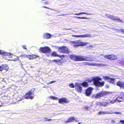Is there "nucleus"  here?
<instances>
[{
	"mask_svg": "<svg viewBox=\"0 0 124 124\" xmlns=\"http://www.w3.org/2000/svg\"><path fill=\"white\" fill-rule=\"evenodd\" d=\"M70 58L75 61H93V59H89L86 56H77L74 55H70Z\"/></svg>",
	"mask_w": 124,
	"mask_h": 124,
	"instance_id": "nucleus-1",
	"label": "nucleus"
},
{
	"mask_svg": "<svg viewBox=\"0 0 124 124\" xmlns=\"http://www.w3.org/2000/svg\"><path fill=\"white\" fill-rule=\"evenodd\" d=\"M92 80L94 84L96 86L99 87H101L104 85V81L101 82L99 80L101 81V79L99 77H95L92 78Z\"/></svg>",
	"mask_w": 124,
	"mask_h": 124,
	"instance_id": "nucleus-2",
	"label": "nucleus"
},
{
	"mask_svg": "<svg viewBox=\"0 0 124 124\" xmlns=\"http://www.w3.org/2000/svg\"><path fill=\"white\" fill-rule=\"evenodd\" d=\"M73 43L76 45H75L74 47H77L79 46H83L88 44V43L86 42H84L80 40H76L73 42Z\"/></svg>",
	"mask_w": 124,
	"mask_h": 124,
	"instance_id": "nucleus-3",
	"label": "nucleus"
},
{
	"mask_svg": "<svg viewBox=\"0 0 124 124\" xmlns=\"http://www.w3.org/2000/svg\"><path fill=\"white\" fill-rule=\"evenodd\" d=\"M68 49L67 46H62L60 47L58 49V51L60 52L65 53L68 52Z\"/></svg>",
	"mask_w": 124,
	"mask_h": 124,
	"instance_id": "nucleus-4",
	"label": "nucleus"
},
{
	"mask_svg": "<svg viewBox=\"0 0 124 124\" xmlns=\"http://www.w3.org/2000/svg\"><path fill=\"white\" fill-rule=\"evenodd\" d=\"M34 90V89H32L27 92L25 96V98L26 99H32L33 97L31 96V95L33 92Z\"/></svg>",
	"mask_w": 124,
	"mask_h": 124,
	"instance_id": "nucleus-5",
	"label": "nucleus"
},
{
	"mask_svg": "<svg viewBox=\"0 0 124 124\" xmlns=\"http://www.w3.org/2000/svg\"><path fill=\"white\" fill-rule=\"evenodd\" d=\"M106 94V92L105 91H101L100 92L96 95H93V97L96 98H99L104 96Z\"/></svg>",
	"mask_w": 124,
	"mask_h": 124,
	"instance_id": "nucleus-6",
	"label": "nucleus"
},
{
	"mask_svg": "<svg viewBox=\"0 0 124 124\" xmlns=\"http://www.w3.org/2000/svg\"><path fill=\"white\" fill-rule=\"evenodd\" d=\"M76 90L79 92H81L82 91V88L81 84L76 83L75 84Z\"/></svg>",
	"mask_w": 124,
	"mask_h": 124,
	"instance_id": "nucleus-7",
	"label": "nucleus"
},
{
	"mask_svg": "<svg viewBox=\"0 0 124 124\" xmlns=\"http://www.w3.org/2000/svg\"><path fill=\"white\" fill-rule=\"evenodd\" d=\"M40 50L44 53H49L50 52V49L48 47H44L41 48L40 49Z\"/></svg>",
	"mask_w": 124,
	"mask_h": 124,
	"instance_id": "nucleus-8",
	"label": "nucleus"
},
{
	"mask_svg": "<svg viewBox=\"0 0 124 124\" xmlns=\"http://www.w3.org/2000/svg\"><path fill=\"white\" fill-rule=\"evenodd\" d=\"M49 98L52 99L53 100H58L59 101H67L68 99L65 97H63L59 99V98L55 97L53 96H51L49 97Z\"/></svg>",
	"mask_w": 124,
	"mask_h": 124,
	"instance_id": "nucleus-9",
	"label": "nucleus"
},
{
	"mask_svg": "<svg viewBox=\"0 0 124 124\" xmlns=\"http://www.w3.org/2000/svg\"><path fill=\"white\" fill-rule=\"evenodd\" d=\"M104 56L105 58H106L111 60L116 59L117 58V57L116 56L114 55H105Z\"/></svg>",
	"mask_w": 124,
	"mask_h": 124,
	"instance_id": "nucleus-10",
	"label": "nucleus"
},
{
	"mask_svg": "<svg viewBox=\"0 0 124 124\" xmlns=\"http://www.w3.org/2000/svg\"><path fill=\"white\" fill-rule=\"evenodd\" d=\"M93 89L91 87H89L86 90L85 93L86 95L89 96L91 94Z\"/></svg>",
	"mask_w": 124,
	"mask_h": 124,
	"instance_id": "nucleus-11",
	"label": "nucleus"
},
{
	"mask_svg": "<svg viewBox=\"0 0 124 124\" xmlns=\"http://www.w3.org/2000/svg\"><path fill=\"white\" fill-rule=\"evenodd\" d=\"M0 54L2 55H4L7 56L11 55L12 57H14L15 56L13 54H11L10 53H7L6 52L2 50H0Z\"/></svg>",
	"mask_w": 124,
	"mask_h": 124,
	"instance_id": "nucleus-12",
	"label": "nucleus"
},
{
	"mask_svg": "<svg viewBox=\"0 0 124 124\" xmlns=\"http://www.w3.org/2000/svg\"><path fill=\"white\" fill-rule=\"evenodd\" d=\"M103 78L105 80H107L108 82L111 83L113 84L114 82L115 79L109 78L108 77L103 76Z\"/></svg>",
	"mask_w": 124,
	"mask_h": 124,
	"instance_id": "nucleus-13",
	"label": "nucleus"
},
{
	"mask_svg": "<svg viewBox=\"0 0 124 124\" xmlns=\"http://www.w3.org/2000/svg\"><path fill=\"white\" fill-rule=\"evenodd\" d=\"M74 121L77 122L78 121V120H76V119L74 117L71 116L70 117H69L67 120L65 121V122L67 123H71L73 122Z\"/></svg>",
	"mask_w": 124,
	"mask_h": 124,
	"instance_id": "nucleus-14",
	"label": "nucleus"
},
{
	"mask_svg": "<svg viewBox=\"0 0 124 124\" xmlns=\"http://www.w3.org/2000/svg\"><path fill=\"white\" fill-rule=\"evenodd\" d=\"M90 65L97 66L98 67H102L106 66V65L105 64L97 63H95L90 62Z\"/></svg>",
	"mask_w": 124,
	"mask_h": 124,
	"instance_id": "nucleus-15",
	"label": "nucleus"
},
{
	"mask_svg": "<svg viewBox=\"0 0 124 124\" xmlns=\"http://www.w3.org/2000/svg\"><path fill=\"white\" fill-rule=\"evenodd\" d=\"M106 16H107V17L109 18H110L114 20H117L119 22H121L122 20L119 19L118 18H116V17L112 15H110L108 14H105Z\"/></svg>",
	"mask_w": 124,
	"mask_h": 124,
	"instance_id": "nucleus-16",
	"label": "nucleus"
},
{
	"mask_svg": "<svg viewBox=\"0 0 124 124\" xmlns=\"http://www.w3.org/2000/svg\"><path fill=\"white\" fill-rule=\"evenodd\" d=\"M116 85L121 87H124V82L121 81H119L117 82Z\"/></svg>",
	"mask_w": 124,
	"mask_h": 124,
	"instance_id": "nucleus-17",
	"label": "nucleus"
},
{
	"mask_svg": "<svg viewBox=\"0 0 124 124\" xmlns=\"http://www.w3.org/2000/svg\"><path fill=\"white\" fill-rule=\"evenodd\" d=\"M91 36L92 35L91 34H88L79 35V37L83 38H84L85 37H91Z\"/></svg>",
	"mask_w": 124,
	"mask_h": 124,
	"instance_id": "nucleus-18",
	"label": "nucleus"
},
{
	"mask_svg": "<svg viewBox=\"0 0 124 124\" xmlns=\"http://www.w3.org/2000/svg\"><path fill=\"white\" fill-rule=\"evenodd\" d=\"M52 35L49 33H45L44 34L43 37L45 39H48L50 38Z\"/></svg>",
	"mask_w": 124,
	"mask_h": 124,
	"instance_id": "nucleus-19",
	"label": "nucleus"
},
{
	"mask_svg": "<svg viewBox=\"0 0 124 124\" xmlns=\"http://www.w3.org/2000/svg\"><path fill=\"white\" fill-rule=\"evenodd\" d=\"M108 113V112L106 111L103 112L101 111H100L98 112V114L99 115H101L106 114Z\"/></svg>",
	"mask_w": 124,
	"mask_h": 124,
	"instance_id": "nucleus-20",
	"label": "nucleus"
},
{
	"mask_svg": "<svg viewBox=\"0 0 124 124\" xmlns=\"http://www.w3.org/2000/svg\"><path fill=\"white\" fill-rule=\"evenodd\" d=\"M81 85L84 87H87L88 85V83L87 82H84L81 84Z\"/></svg>",
	"mask_w": 124,
	"mask_h": 124,
	"instance_id": "nucleus-21",
	"label": "nucleus"
},
{
	"mask_svg": "<svg viewBox=\"0 0 124 124\" xmlns=\"http://www.w3.org/2000/svg\"><path fill=\"white\" fill-rule=\"evenodd\" d=\"M82 14H87V15H91V14L87 13H85V12H81V13H75L74 14L75 15H81Z\"/></svg>",
	"mask_w": 124,
	"mask_h": 124,
	"instance_id": "nucleus-22",
	"label": "nucleus"
},
{
	"mask_svg": "<svg viewBox=\"0 0 124 124\" xmlns=\"http://www.w3.org/2000/svg\"><path fill=\"white\" fill-rule=\"evenodd\" d=\"M4 67L3 68V70H7L8 69V66L7 65H3Z\"/></svg>",
	"mask_w": 124,
	"mask_h": 124,
	"instance_id": "nucleus-23",
	"label": "nucleus"
},
{
	"mask_svg": "<svg viewBox=\"0 0 124 124\" xmlns=\"http://www.w3.org/2000/svg\"><path fill=\"white\" fill-rule=\"evenodd\" d=\"M118 62L121 64L124 65V60H119Z\"/></svg>",
	"mask_w": 124,
	"mask_h": 124,
	"instance_id": "nucleus-24",
	"label": "nucleus"
},
{
	"mask_svg": "<svg viewBox=\"0 0 124 124\" xmlns=\"http://www.w3.org/2000/svg\"><path fill=\"white\" fill-rule=\"evenodd\" d=\"M16 58H15L14 59L12 60H11L15 61H16L18 60H19V57L16 56Z\"/></svg>",
	"mask_w": 124,
	"mask_h": 124,
	"instance_id": "nucleus-25",
	"label": "nucleus"
},
{
	"mask_svg": "<svg viewBox=\"0 0 124 124\" xmlns=\"http://www.w3.org/2000/svg\"><path fill=\"white\" fill-rule=\"evenodd\" d=\"M69 86L71 88H74L75 87V86L74 85L73 83H71L69 85Z\"/></svg>",
	"mask_w": 124,
	"mask_h": 124,
	"instance_id": "nucleus-26",
	"label": "nucleus"
},
{
	"mask_svg": "<svg viewBox=\"0 0 124 124\" xmlns=\"http://www.w3.org/2000/svg\"><path fill=\"white\" fill-rule=\"evenodd\" d=\"M59 103L62 104H64V103H68V101H58Z\"/></svg>",
	"mask_w": 124,
	"mask_h": 124,
	"instance_id": "nucleus-27",
	"label": "nucleus"
},
{
	"mask_svg": "<svg viewBox=\"0 0 124 124\" xmlns=\"http://www.w3.org/2000/svg\"><path fill=\"white\" fill-rule=\"evenodd\" d=\"M56 82V81H50V82H48V83H46V84L47 85H49L50 84H52L54 83L55 82Z\"/></svg>",
	"mask_w": 124,
	"mask_h": 124,
	"instance_id": "nucleus-28",
	"label": "nucleus"
},
{
	"mask_svg": "<svg viewBox=\"0 0 124 124\" xmlns=\"http://www.w3.org/2000/svg\"><path fill=\"white\" fill-rule=\"evenodd\" d=\"M52 55L53 56H57L56 53L55 52H53L52 53Z\"/></svg>",
	"mask_w": 124,
	"mask_h": 124,
	"instance_id": "nucleus-29",
	"label": "nucleus"
},
{
	"mask_svg": "<svg viewBox=\"0 0 124 124\" xmlns=\"http://www.w3.org/2000/svg\"><path fill=\"white\" fill-rule=\"evenodd\" d=\"M3 65H2L0 66V71H2L3 70V68L4 67Z\"/></svg>",
	"mask_w": 124,
	"mask_h": 124,
	"instance_id": "nucleus-30",
	"label": "nucleus"
},
{
	"mask_svg": "<svg viewBox=\"0 0 124 124\" xmlns=\"http://www.w3.org/2000/svg\"><path fill=\"white\" fill-rule=\"evenodd\" d=\"M118 32L119 31H120L122 32V33L124 34V29H120L119 30H118Z\"/></svg>",
	"mask_w": 124,
	"mask_h": 124,
	"instance_id": "nucleus-31",
	"label": "nucleus"
},
{
	"mask_svg": "<svg viewBox=\"0 0 124 124\" xmlns=\"http://www.w3.org/2000/svg\"><path fill=\"white\" fill-rule=\"evenodd\" d=\"M89 107L87 106H85L84 107V108L85 110H88Z\"/></svg>",
	"mask_w": 124,
	"mask_h": 124,
	"instance_id": "nucleus-32",
	"label": "nucleus"
},
{
	"mask_svg": "<svg viewBox=\"0 0 124 124\" xmlns=\"http://www.w3.org/2000/svg\"><path fill=\"white\" fill-rule=\"evenodd\" d=\"M5 104V103L2 102L1 101H0V107L3 105L4 106L5 105L4 104Z\"/></svg>",
	"mask_w": 124,
	"mask_h": 124,
	"instance_id": "nucleus-33",
	"label": "nucleus"
},
{
	"mask_svg": "<svg viewBox=\"0 0 124 124\" xmlns=\"http://www.w3.org/2000/svg\"><path fill=\"white\" fill-rule=\"evenodd\" d=\"M114 113L117 114H119V115H121L122 114V113L121 112H114Z\"/></svg>",
	"mask_w": 124,
	"mask_h": 124,
	"instance_id": "nucleus-34",
	"label": "nucleus"
},
{
	"mask_svg": "<svg viewBox=\"0 0 124 124\" xmlns=\"http://www.w3.org/2000/svg\"><path fill=\"white\" fill-rule=\"evenodd\" d=\"M75 17L77 18H78L79 19H85L87 18L86 17H77V16H75Z\"/></svg>",
	"mask_w": 124,
	"mask_h": 124,
	"instance_id": "nucleus-35",
	"label": "nucleus"
},
{
	"mask_svg": "<svg viewBox=\"0 0 124 124\" xmlns=\"http://www.w3.org/2000/svg\"><path fill=\"white\" fill-rule=\"evenodd\" d=\"M27 55H25V54L22 55L20 56L21 57H27Z\"/></svg>",
	"mask_w": 124,
	"mask_h": 124,
	"instance_id": "nucleus-36",
	"label": "nucleus"
},
{
	"mask_svg": "<svg viewBox=\"0 0 124 124\" xmlns=\"http://www.w3.org/2000/svg\"><path fill=\"white\" fill-rule=\"evenodd\" d=\"M85 64L90 65V62H86L84 63Z\"/></svg>",
	"mask_w": 124,
	"mask_h": 124,
	"instance_id": "nucleus-37",
	"label": "nucleus"
},
{
	"mask_svg": "<svg viewBox=\"0 0 124 124\" xmlns=\"http://www.w3.org/2000/svg\"><path fill=\"white\" fill-rule=\"evenodd\" d=\"M120 122L123 124H124V120H121L120 121Z\"/></svg>",
	"mask_w": 124,
	"mask_h": 124,
	"instance_id": "nucleus-38",
	"label": "nucleus"
},
{
	"mask_svg": "<svg viewBox=\"0 0 124 124\" xmlns=\"http://www.w3.org/2000/svg\"><path fill=\"white\" fill-rule=\"evenodd\" d=\"M32 55V57H33V59L34 58H36V57H38V56L34 55Z\"/></svg>",
	"mask_w": 124,
	"mask_h": 124,
	"instance_id": "nucleus-39",
	"label": "nucleus"
},
{
	"mask_svg": "<svg viewBox=\"0 0 124 124\" xmlns=\"http://www.w3.org/2000/svg\"><path fill=\"white\" fill-rule=\"evenodd\" d=\"M72 37H79V35H72Z\"/></svg>",
	"mask_w": 124,
	"mask_h": 124,
	"instance_id": "nucleus-40",
	"label": "nucleus"
},
{
	"mask_svg": "<svg viewBox=\"0 0 124 124\" xmlns=\"http://www.w3.org/2000/svg\"><path fill=\"white\" fill-rule=\"evenodd\" d=\"M31 57V55H27V57L29 59H30V58Z\"/></svg>",
	"mask_w": 124,
	"mask_h": 124,
	"instance_id": "nucleus-41",
	"label": "nucleus"
},
{
	"mask_svg": "<svg viewBox=\"0 0 124 124\" xmlns=\"http://www.w3.org/2000/svg\"><path fill=\"white\" fill-rule=\"evenodd\" d=\"M52 120L51 119H49L46 120V121H52Z\"/></svg>",
	"mask_w": 124,
	"mask_h": 124,
	"instance_id": "nucleus-42",
	"label": "nucleus"
},
{
	"mask_svg": "<svg viewBox=\"0 0 124 124\" xmlns=\"http://www.w3.org/2000/svg\"><path fill=\"white\" fill-rule=\"evenodd\" d=\"M23 48L25 49H26V46H22Z\"/></svg>",
	"mask_w": 124,
	"mask_h": 124,
	"instance_id": "nucleus-43",
	"label": "nucleus"
},
{
	"mask_svg": "<svg viewBox=\"0 0 124 124\" xmlns=\"http://www.w3.org/2000/svg\"><path fill=\"white\" fill-rule=\"evenodd\" d=\"M108 105V103H106L105 104H103V105L104 106H107Z\"/></svg>",
	"mask_w": 124,
	"mask_h": 124,
	"instance_id": "nucleus-44",
	"label": "nucleus"
},
{
	"mask_svg": "<svg viewBox=\"0 0 124 124\" xmlns=\"http://www.w3.org/2000/svg\"><path fill=\"white\" fill-rule=\"evenodd\" d=\"M115 101H110L109 103H113L115 102Z\"/></svg>",
	"mask_w": 124,
	"mask_h": 124,
	"instance_id": "nucleus-45",
	"label": "nucleus"
},
{
	"mask_svg": "<svg viewBox=\"0 0 124 124\" xmlns=\"http://www.w3.org/2000/svg\"><path fill=\"white\" fill-rule=\"evenodd\" d=\"M115 121L114 120H113L111 121V122L113 123H115Z\"/></svg>",
	"mask_w": 124,
	"mask_h": 124,
	"instance_id": "nucleus-46",
	"label": "nucleus"
},
{
	"mask_svg": "<svg viewBox=\"0 0 124 124\" xmlns=\"http://www.w3.org/2000/svg\"><path fill=\"white\" fill-rule=\"evenodd\" d=\"M49 2L48 1H47L46 2H44V3L45 4H48Z\"/></svg>",
	"mask_w": 124,
	"mask_h": 124,
	"instance_id": "nucleus-47",
	"label": "nucleus"
},
{
	"mask_svg": "<svg viewBox=\"0 0 124 124\" xmlns=\"http://www.w3.org/2000/svg\"><path fill=\"white\" fill-rule=\"evenodd\" d=\"M30 58H31L30 59H33L32 55H31Z\"/></svg>",
	"mask_w": 124,
	"mask_h": 124,
	"instance_id": "nucleus-48",
	"label": "nucleus"
},
{
	"mask_svg": "<svg viewBox=\"0 0 124 124\" xmlns=\"http://www.w3.org/2000/svg\"><path fill=\"white\" fill-rule=\"evenodd\" d=\"M54 47H55V48H58V49L59 48V47L58 46H55Z\"/></svg>",
	"mask_w": 124,
	"mask_h": 124,
	"instance_id": "nucleus-49",
	"label": "nucleus"
},
{
	"mask_svg": "<svg viewBox=\"0 0 124 124\" xmlns=\"http://www.w3.org/2000/svg\"><path fill=\"white\" fill-rule=\"evenodd\" d=\"M43 8H47V7L45 6H43Z\"/></svg>",
	"mask_w": 124,
	"mask_h": 124,
	"instance_id": "nucleus-50",
	"label": "nucleus"
},
{
	"mask_svg": "<svg viewBox=\"0 0 124 124\" xmlns=\"http://www.w3.org/2000/svg\"><path fill=\"white\" fill-rule=\"evenodd\" d=\"M53 61H54L55 62H57V60H53Z\"/></svg>",
	"mask_w": 124,
	"mask_h": 124,
	"instance_id": "nucleus-51",
	"label": "nucleus"
},
{
	"mask_svg": "<svg viewBox=\"0 0 124 124\" xmlns=\"http://www.w3.org/2000/svg\"><path fill=\"white\" fill-rule=\"evenodd\" d=\"M61 56L62 57H64V55H61Z\"/></svg>",
	"mask_w": 124,
	"mask_h": 124,
	"instance_id": "nucleus-52",
	"label": "nucleus"
},
{
	"mask_svg": "<svg viewBox=\"0 0 124 124\" xmlns=\"http://www.w3.org/2000/svg\"><path fill=\"white\" fill-rule=\"evenodd\" d=\"M66 29L67 30H70V29Z\"/></svg>",
	"mask_w": 124,
	"mask_h": 124,
	"instance_id": "nucleus-53",
	"label": "nucleus"
},
{
	"mask_svg": "<svg viewBox=\"0 0 124 124\" xmlns=\"http://www.w3.org/2000/svg\"><path fill=\"white\" fill-rule=\"evenodd\" d=\"M47 118H45V119H47Z\"/></svg>",
	"mask_w": 124,
	"mask_h": 124,
	"instance_id": "nucleus-54",
	"label": "nucleus"
},
{
	"mask_svg": "<svg viewBox=\"0 0 124 124\" xmlns=\"http://www.w3.org/2000/svg\"><path fill=\"white\" fill-rule=\"evenodd\" d=\"M91 46V47H92V45H91V46Z\"/></svg>",
	"mask_w": 124,
	"mask_h": 124,
	"instance_id": "nucleus-55",
	"label": "nucleus"
},
{
	"mask_svg": "<svg viewBox=\"0 0 124 124\" xmlns=\"http://www.w3.org/2000/svg\"><path fill=\"white\" fill-rule=\"evenodd\" d=\"M117 101H119V100H118V99H117Z\"/></svg>",
	"mask_w": 124,
	"mask_h": 124,
	"instance_id": "nucleus-56",
	"label": "nucleus"
},
{
	"mask_svg": "<svg viewBox=\"0 0 124 124\" xmlns=\"http://www.w3.org/2000/svg\"><path fill=\"white\" fill-rule=\"evenodd\" d=\"M119 102H121V101H118Z\"/></svg>",
	"mask_w": 124,
	"mask_h": 124,
	"instance_id": "nucleus-57",
	"label": "nucleus"
}]
</instances>
